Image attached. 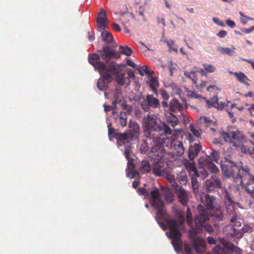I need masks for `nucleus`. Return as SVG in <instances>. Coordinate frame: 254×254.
Returning <instances> with one entry per match:
<instances>
[{
	"instance_id": "1",
	"label": "nucleus",
	"mask_w": 254,
	"mask_h": 254,
	"mask_svg": "<svg viewBox=\"0 0 254 254\" xmlns=\"http://www.w3.org/2000/svg\"><path fill=\"white\" fill-rule=\"evenodd\" d=\"M221 169L224 176L232 178L238 185H240L248 192L254 189V176L250 173L247 167L238 166L230 156L225 157L221 163Z\"/></svg>"
},
{
	"instance_id": "2",
	"label": "nucleus",
	"mask_w": 254,
	"mask_h": 254,
	"mask_svg": "<svg viewBox=\"0 0 254 254\" xmlns=\"http://www.w3.org/2000/svg\"><path fill=\"white\" fill-rule=\"evenodd\" d=\"M176 216L177 220L167 219L166 224L169 230V232H166V235L172 239V244L174 250L177 253L181 252L182 249L181 234L179 228L185 223L184 213L182 211H177Z\"/></svg>"
},
{
	"instance_id": "3",
	"label": "nucleus",
	"mask_w": 254,
	"mask_h": 254,
	"mask_svg": "<svg viewBox=\"0 0 254 254\" xmlns=\"http://www.w3.org/2000/svg\"><path fill=\"white\" fill-rule=\"evenodd\" d=\"M227 211L229 213L228 218L230 223L232 224L227 227L228 229V234L231 237L240 239L245 233L252 231V228L249 224L245 223L242 224V219L238 213L234 210L233 207L227 208Z\"/></svg>"
},
{
	"instance_id": "4",
	"label": "nucleus",
	"mask_w": 254,
	"mask_h": 254,
	"mask_svg": "<svg viewBox=\"0 0 254 254\" xmlns=\"http://www.w3.org/2000/svg\"><path fill=\"white\" fill-rule=\"evenodd\" d=\"M197 213L194 218L196 230L198 233H202L204 230L208 234H211L213 232L214 229L208 222L211 218L210 213L201 204L197 205Z\"/></svg>"
},
{
	"instance_id": "5",
	"label": "nucleus",
	"mask_w": 254,
	"mask_h": 254,
	"mask_svg": "<svg viewBox=\"0 0 254 254\" xmlns=\"http://www.w3.org/2000/svg\"><path fill=\"white\" fill-rule=\"evenodd\" d=\"M161 195L159 190L157 188H155L150 193L149 201L151 206L157 210L156 220L158 224L164 230H166V225L162 220L166 215V212L164 208V202Z\"/></svg>"
},
{
	"instance_id": "6",
	"label": "nucleus",
	"mask_w": 254,
	"mask_h": 254,
	"mask_svg": "<svg viewBox=\"0 0 254 254\" xmlns=\"http://www.w3.org/2000/svg\"><path fill=\"white\" fill-rule=\"evenodd\" d=\"M161 121L158 122L157 117L154 115H147L143 119L144 136L147 138L155 139L152 132H160Z\"/></svg>"
},
{
	"instance_id": "7",
	"label": "nucleus",
	"mask_w": 254,
	"mask_h": 254,
	"mask_svg": "<svg viewBox=\"0 0 254 254\" xmlns=\"http://www.w3.org/2000/svg\"><path fill=\"white\" fill-rule=\"evenodd\" d=\"M204 205L211 215L212 220L215 222H219L222 220L223 214L221 210L220 206L216 203L215 198L206 194L203 201Z\"/></svg>"
},
{
	"instance_id": "8",
	"label": "nucleus",
	"mask_w": 254,
	"mask_h": 254,
	"mask_svg": "<svg viewBox=\"0 0 254 254\" xmlns=\"http://www.w3.org/2000/svg\"><path fill=\"white\" fill-rule=\"evenodd\" d=\"M138 102L142 109L145 112H148L152 108H159L160 107L159 100L154 97L153 95H147L144 98L142 95L138 98Z\"/></svg>"
},
{
	"instance_id": "9",
	"label": "nucleus",
	"mask_w": 254,
	"mask_h": 254,
	"mask_svg": "<svg viewBox=\"0 0 254 254\" xmlns=\"http://www.w3.org/2000/svg\"><path fill=\"white\" fill-rule=\"evenodd\" d=\"M190 240L193 248L197 253H202L205 249L206 242L204 239L196 236V230L191 228L189 230Z\"/></svg>"
},
{
	"instance_id": "10",
	"label": "nucleus",
	"mask_w": 254,
	"mask_h": 254,
	"mask_svg": "<svg viewBox=\"0 0 254 254\" xmlns=\"http://www.w3.org/2000/svg\"><path fill=\"white\" fill-rule=\"evenodd\" d=\"M125 66V64H118L115 62H112L109 64L108 66L105 64V68L106 69L107 72L101 73V75L103 76L104 79L110 82L112 79L111 74L115 75L119 73L123 70Z\"/></svg>"
},
{
	"instance_id": "11",
	"label": "nucleus",
	"mask_w": 254,
	"mask_h": 254,
	"mask_svg": "<svg viewBox=\"0 0 254 254\" xmlns=\"http://www.w3.org/2000/svg\"><path fill=\"white\" fill-rule=\"evenodd\" d=\"M129 130L128 132H124L126 134V141L127 143H130L133 140H137L140 134V127L139 125L135 122L130 121L128 124Z\"/></svg>"
},
{
	"instance_id": "12",
	"label": "nucleus",
	"mask_w": 254,
	"mask_h": 254,
	"mask_svg": "<svg viewBox=\"0 0 254 254\" xmlns=\"http://www.w3.org/2000/svg\"><path fill=\"white\" fill-rule=\"evenodd\" d=\"M173 188L180 202L184 206H187L189 201V195L187 191L183 187L179 186L177 183H174Z\"/></svg>"
},
{
	"instance_id": "13",
	"label": "nucleus",
	"mask_w": 254,
	"mask_h": 254,
	"mask_svg": "<svg viewBox=\"0 0 254 254\" xmlns=\"http://www.w3.org/2000/svg\"><path fill=\"white\" fill-rule=\"evenodd\" d=\"M108 135L110 140L113 138H116L117 139V142L120 145L122 144H126L127 141H126V134L124 133H117L115 132V130L113 127H112V124L110 123L108 125Z\"/></svg>"
},
{
	"instance_id": "14",
	"label": "nucleus",
	"mask_w": 254,
	"mask_h": 254,
	"mask_svg": "<svg viewBox=\"0 0 254 254\" xmlns=\"http://www.w3.org/2000/svg\"><path fill=\"white\" fill-rule=\"evenodd\" d=\"M90 64H91L94 68L97 69L100 73H107V71L105 68V64L100 62V56L96 54H94L91 55L88 59Z\"/></svg>"
},
{
	"instance_id": "15",
	"label": "nucleus",
	"mask_w": 254,
	"mask_h": 254,
	"mask_svg": "<svg viewBox=\"0 0 254 254\" xmlns=\"http://www.w3.org/2000/svg\"><path fill=\"white\" fill-rule=\"evenodd\" d=\"M151 170V167L150 163L148 161L143 160L141 163V165L139 168V172L137 171H133L132 172L127 171V176L130 177L131 179L135 177L136 176H138L139 173H140L142 174H146L149 173Z\"/></svg>"
},
{
	"instance_id": "16",
	"label": "nucleus",
	"mask_w": 254,
	"mask_h": 254,
	"mask_svg": "<svg viewBox=\"0 0 254 254\" xmlns=\"http://www.w3.org/2000/svg\"><path fill=\"white\" fill-rule=\"evenodd\" d=\"M99 52L102 59L106 61L110 60L112 58H120L117 57L116 51L113 50L108 45H103L102 49Z\"/></svg>"
},
{
	"instance_id": "17",
	"label": "nucleus",
	"mask_w": 254,
	"mask_h": 254,
	"mask_svg": "<svg viewBox=\"0 0 254 254\" xmlns=\"http://www.w3.org/2000/svg\"><path fill=\"white\" fill-rule=\"evenodd\" d=\"M108 18L105 10L101 8L100 9L97 16V24L98 28L104 29L107 27V21Z\"/></svg>"
},
{
	"instance_id": "18",
	"label": "nucleus",
	"mask_w": 254,
	"mask_h": 254,
	"mask_svg": "<svg viewBox=\"0 0 254 254\" xmlns=\"http://www.w3.org/2000/svg\"><path fill=\"white\" fill-rule=\"evenodd\" d=\"M205 185L209 192L213 191L215 188H222L221 181L218 178L214 179L213 181L207 180Z\"/></svg>"
},
{
	"instance_id": "19",
	"label": "nucleus",
	"mask_w": 254,
	"mask_h": 254,
	"mask_svg": "<svg viewBox=\"0 0 254 254\" xmlns=\"http://www.w3.org/2000/svg\"><path fill=\"white\" fill-rule=\"evenodd\" d=\"M201 148V145L198 143H194L193 145L190 146L188 157L190 161H193L195 157L198 155Z\"/></svg>"
},
{
	"instance_id": "20",
	"label": "nucleus",
	"mask_w": 254,
	"mask_h": 254,
	"mask_svg": "<svg viewBox=\"0 0 254 254\" xmlns=\"http://www.w3.org/2000/svg\"><path fill=\"white\" fill-rule=\"evenodd\" d=\"M160 189L162 192V195L164 196L165 200L167 203H171L174 199L175 196L174 193L169 188H166L162 187Z\"/></svg>"
},
{
	"instance_id": "21",
	"label": "nucleus",
	"mask_w": 254,
	"mask_h": 254,
	"mask_svg": "<svg viewBox=\"0 0 254 254\" xmlns=\"http://www.w3.org/2000/svg\"><path fill=\"white\" fill-rule=\"evenodd\" d=\"M162 163L157 161L153 164L152 172L154 175L158 177H162L163 173L166 171L167 169L162 168Z\"/></svg>"
},
{
	"instance_id": "22",
	"label": "nucleus",
	"mask_w": 254,
	"mask_h": 254,
	"mask_svg": "<svg viewBox=\"0 0 254 254\" xmlns=\"http://www.w3.org/2000/svg\"><path fill=\"white\" fill-rule=\"evenodd\" d=\"M149 80L147 83L149 84L150 88L156 95H158L157 88L159 85L158 78L156 77H153L152 75L149 77Z\"/></svg>"
},
{
	"instance_id": "23",
	"label": "nucleus",
	"mask_w": 254,
	"mask_h": 254,
	"mask_svg": "<svg viewBox=\"0 0 254 254\" xmlns=\"http://www.w3.org/2000/svg\"><path fill=\"white\" fill-rule=\"evenodd\" d=\"M169 110L171 111H175L178 110L181 112L183 111L184 107L178 99H173L169 103Z\"/></svg>"
},
{
	"instance_id": "24",
	"label": "nucleus",
	"mask_w": 254,
	"mask_h": 254,
	"mask_svg": "<svg viewBox=\"0 0 254 254\" xmlns=\"http://www.w3.org/2000/svg\"><path fill=\"white\" fill-rule=\"evenodd\" d=\"M230 134L232 139L236 140L238 142H243L246 141L245 135L238 130L230 131Z\"/></svg>"
},
{
	"instance_id": "25",
	"label": "nucleus",
	"mask_w": 254,
	"mask_h": 254,
	"mask_svg": "<svg viewBox=\"0 0 254 254\" xmlns=\"http://www.w3.org/2000/svg\"><path fill=\"white\" fill-rule=\"evenodd\" d=\"M172 147L176 151L177 156H181L184 153V148L182 141L177 140L172 143Z\"/></svg>"
},
{
	"instance_id": "26",
	"label": "nucleus",
	"mask_w": 254,
	"mask_h": 254,
	"mask_svg": "<svg viewBox=\"0 0 254 254\" xmlns=\"http://www.w3.org/2000/svg\"><path fill=\"white\" fill-rule=\"evenodd\" d=\"M204 165L207 169L213 173H216L219 171L216 166L212 162L211 159L209 156L207 157Z\"/></svg>"
},
{
	"instance_id": "27",
	"label": "nucleus",
	"mask_w": 254,
	"mask_h": 254,
	"mask_svg": "<svg viewBox=\"0 0 254 254\" xmlns=\"http://www.w3.org/2000/svg\"><path fill=\"white\" fill-rule=\"evenodd\" d=\"M138 72L141 76L144 75L143 72L149 76H152L154 74V72L152 70H149L148 66L147 65H143L139 68L138 69Z\"/></svg>"
},
{
	"instance_id": "28",
	"label": "nucleus",
	"mask_w": 254,
	"mask_h": 254,
	"mask_svg": "<svg viewBox=\"0 0 254 254\" xmlns=\"http://www.w3.org/2000/svg\"><path fill=\"white\" fill-rule=\"evenodd\" d=\"M101 35L103 40L107 42L108 44L112 43V41L114 39L111 33L106 30L103 31L102 32Z\"/></svg>"
},
{
	"instance_id": "29",
	"label": "nucleus",
	"mask_w": 254,
	"mask_h": 254,
	"mask_svg": "<svg viewBox=\"0 0 254 254\" xmlns=\"http://www.w3.org/2000/svg\"><path fill=\"white\" fill-rule=\"evenodd\" d=\"M118 122L120 123V125L124 127L127 125V117L126 113L125 112H121L120 114V116L118 118Z\"/></svg>"
},
{
	"instance_id": "30",
	"label": "nucleus",
	"mask_w": 254,
	"mask_h": 254,
	"mask_svg": "<svg viewBox=\"0 0 254 254\" xmlns=\"http://www.w3.org/2000/svg\"><path fill=\"white\" fill-rule=\"evenodd\" d=\"M162 177L166 178L167 180L171 184V186L173 188L174 183H177V182L175 181V176L170 174L167 169L165 172V173H163Z\"/></svg>"
},
{
	"instance_id": "31",
	"label": "nucleus",
	"mask_w": 254,
	"mask_h": 254,
	"mask_svg": "<svg viewBox=\"0 0 254 254\" xmlns=\"http://www.w3.org/2000/svg\"><path fill=\"white\" fill-rule=\"evenodd\" d=\"M234 74L240 82L245 84L249 85L247 82V81L249 80V79L243 72H234Z\"/></svg>"
},
{
	"instance_id": "32",
	"label": "nucleus",
	"mask_w": 254,
	"mask_h": 254,
	"mask_svg": "<svg viewBox=\"0 0 254 254\" xmlns=\"http://www.w3.org/2000/svg\"><path fill=\"white\" fill-rule=\"evenodd\" d=\"M177 179L182 185H186L188 182V177L185 172H181L178 174Z\"/></svg>"
},
{
	"instance_id": "33",
	"label": "nucleus",
	"mask_w": 254,
	"mask_h": 254,
	"mask_svg": "<svg viewBox=\"0 0 254 254\" xmlns=\"http://www.w3.org/2000/svg\"><path fill=\"white\" fill-rule=\"evenodd\" d=\"M197 176H192L191 177V185L193 193L197 194L199 191V185L196 179Z\"/></svg>"
},
{
	"instance_id": "34",
	"label": "nucleus",
	"mask_w": 254,
	"mask_h": 254,
	"mask_svg": "<svg viewBox=\"0 0 254 254\" xmlns=\"http://www.w3.org/2000/svg\"><path fill=\"white\" fill-rule=\"evenodd\" d=\"M160 131H163L165 135H171L172 133L171 128L164 122H160Z\"/></svg>"
},
{
	"instance_id": "35",
	"label": "nucleus",
	"mask_w": 254,
	"mask_h": 254,
	"mask_svg": "<svg viewBox=\"0 0 254 254\" xmlns=\"http://www.w3.org/2000/svg\"><path fill=\"white\" fill-rule=\"evenodd\" d=\"M116 75V80L117 82L121 85H124L125 84L126 80H125V74L123 73L119 72V73H117L115 74Z\"/></svg>"
},
{
	"instance_id": "36",
	"label": "nucleus",
	"mask_w": 254,
	"mask_h": 254,
	"mask_svg": "<svg viewBox=\"0 0 254 254\" xmlns=\"http://www.w3.org/2000/svg\"><path fill=\"white\" fill-rule=\"evenodd\" d=\"M202 99L205 100L207 103V108H210V107H214V108H216V103H218V96L217 95L214 96L211 99V101L206 99L204 97H202Z\"/></svg>"
},
{
	"instance_id": "37",
	"label": "nucleus",
	"mask_w": 254,
	"mask_h": 254,
	"mask_svg": "<svg viewBox=\"0 0 254 254\" xmlns=\"http://www.w3.org/2000/svg\"><path fill=\"white\" fill-rule=\"evenodd\" d=\"M121 53L127 56H129L132 53V50L127 46L119 47Z\"/></svg>"
},
{
	"instance_id": "38",
	"label": "nucleus",
	"mask_w": 254,
	"mask_h": 254,
	"mask_svg": "<svg viewBox=\"0 0 254 254\" xmlns=\"http://www.w3.org/2000/svg\"><path fill=\"white\" fill-rule=\"evenodd\" d=\"M97 87L99 90L105 91L108 88V85L104 80L100 79L97 82Z\"/></svg>"
},
{
	"instance_id": "39",
	"label": "nucleus",
	"mask_w": 254,
	"mask_h": 254,
	"mask_svg": "<svg viewBox=\"0 0 254 254\" xmlns=\"http://www.w3.org/2000/svg\"><path fill=\"white\" fill-rule=\"evenodd\" d=\"M128 17H130V16L125 12L122 13L121 14V20L123 22V24L124 26V28L126 29V32L127 33L129 32V30L127 29V27L125 24V23L128 21V19H127Z\"/></svg>"
},
{
	"instance_id": "40",
	"label": "nucleus",
	"mask_w": 254,
	"mask_h": 254,
	"mask_svg": "<svg viewBox=\"0 0 254 254\" xmlns=\"http://www.w3.org/2000/svg\"><path fill=\"white\" fill-rule=\"evenodd\" d=\"M132 148L130 145H126V147L125 148L124 150V155L126 156V158L127 159H129L131 158V154H132Z\"/></svg>"
},
{
	"instance_id": "41",
	"label": "nucleus",
	"mask_w": 254,
	"mask_h": 254,
	"mask_svg": "<svg viewBox=\"0 0 254 254\" xmlns=\"http://www.w3.org/2000/svg\"><path fill=\"white\" fill-rule=\"evenodd\" d=\"M188 168L189 170L191 172L194 173L193 176H197L198 177V172L196 168L195 164L194 161L190 162L188 165Z\"/></svg>"
},
{
	"instance_id": "42",
	"label": "nucleus",
	"mask_w": 254,
	"mask_h": 254,
	"mask_svg": "<svg viewBox=\"0 0 254 254\" xmlns=\"http://www.w3.org/2000/svg\"><path fill=\"white\" fill-rule=\"evenodd\" d=\"M121 89L120 87H117L116 92L114 94L115 100L113 102V104L115 105V102L119 101L120 99L123 98Z\"/></svg>"
},
{
	"instance_id": "43",
	"label": "nucleus",
	"mask_w": 254,
	"mask_h": 254,
	"mask_svg": "<svg viewBox=\"0 0 254 254\" xmlns=\"http://www.w3.org/2000/svg\"><path fill=\"white\" fill-rule=\"evenodd\" d=\"M170 114L173 117V118H168L167 121L169 123L171 124L172 126L175 127L178 124V120L175 115L172 113Z\"/></svg>"
},
{
	"instance_id": "44",
	"label": "nucleus",
	"mask_w": 254,
	"mask_h": 254,
	"mask_svg": "<svg viewBox=\"0 0 254 254\" xmlns=\"http://www.w3.org/2000/svg\"><path fill=\"white\" fill-rule=\"evenodd\" d=\"M149 147L148 146L147 142L144 140L141 144L139 150L141 153H145L148 150Z\"/></svg>"
},
{
	"instance_id": "45",
	"label": "nucleus",
	"mask_w": 254,
	"mask_h": 254,
	"mask_svg": "<svg viewBox=\"0 0 254 254\" xmlns=\"http://www.w3.org/2000/svg\"><path fill=\"white\" fill-rule=\"evenodd\" d=\"M221 136L222 137L226 142H231L232 137L231 136L230 132L229 133L222 131L221 133Z\"/></svg>"
},
{
	"instance_id": "46",
	"label": "nucleus",
	"mask_w": 254,
	"mask_h": 254,
	"mask_svg": "<svg viewBox=\"0 0 254 254\" xmlns=\"http://www.w3.org/2000/svg\"><path fill=\"white\" fill-rule=\"evenodd\" d=\"M203 66L204 67V69L209 72H213L216 69L215 67L211 64H203Z\"/></svg>"
},
{
	"instance_id": "47",
	"label": "nucleus",
	"mask_w": 254,
	"mask_h": 254,
	"mask_svg": "<svg viewBox=\"0 0 254 254\" xmlns=\"http://www.w3.org/2000/svg\"><path fill=\"white\" fill-rule=\"evenodd\" d=\"M211 156L214 161L218 162V161L220 158V153L218 151L214 150L211 153Z\"/></svg>"
},
{
	"instance_id": "48",
	"label": "nucleus",
	"mask_w": 254,
	"mask_h": 254,
	"mask_svg": "<svg viewBox=\"0 0 254 254\" xmlns=\"http://www.w3.org/2000/svg\"><path fill=\"white\" fill-rule=\"evenodd\" d=\"M137 191L140 195H142L145 196V197H147L149 196V193L148 191H147L144 188H139L137 189Z\"/></svg>"
},
{
	"instance_id": "49",
	"label": "nucleus",
	"mask_w": 254,
	"mask_h": 254,
	"mask_svg": "<svg viewBox=\"0 0 254 254\" xmlns=\"http://www.w3.org/2000/svg\"><path fill=\"white\" fill-rule=\"evenodd\" d=\"M89 19V13L86 12L85 13H84L83 14V15L82 16L81 20H82V23H83L84 24H86L88 22Z\"/></svg>"
},
{
	"instance_id": "50",
	"label": "nucleus",
	"mask_w": 254,
	"mask_h": 254,
	"mask_svg": "<svg viewBox=\"0 0 254 254\" xmlns=\"http://www.w3.org/2000/svg\"><path fill=\"white\" fill-rule=\"evenodd\" d=\"M144 8L142 6H140L139 7V8L136 10V12L138 13V14L141 16L143 18V20L145 21L146 18L145 17V16L144 15Z\"/></svg>"
},
{
	"instance_id": "51",
	"label": "nucleus",
	"mask_w": 254,
	"mask_h": 254,
	"mask_svg": "<svg viewBox=\"0 0 254 254\" xmlns=\"http://www.w3.org/2000/svg\"><path fill=\"white\" fill-rule=\"evenodd\" d=\"M190 130L196 136H199L200 133L199 131L196 129L195 127L192 125L190 124L189 126Z\"/></svg>"
},
{
	"instance_id": "52",
	"label": "nucleus",
	"mask_w": 254,
	"mask_h": 254,
	"mask_svg": "<svg viewBox=\"0 0 254 254\" xmlns=\"http://www.w3.org/2000/svg\"><path fill=\"white\" fill-rule=\"evenodd\" d=\"M128 160L127 162V169L132 170L134 169L135 167V165L133 163V159L130 158L129 159H127Z\"/></svg>"
},
{
	"instance_id": "53",
	"label": "nucleus",
	"mask_w": 254,
	"mask_h": 254,
	"mask_svg": "<svg viewBox=\"0 0 254 254\" xmlns=\"http://www.w3.org/2000/svg\"><path fill=\"white\" fill-rule=\"evenodd\" d=\"M188 96L195 99H198L201 97L200 95L196 94L192 91H190L188 92Z\"/></svg>"
},
{
	"instance_id": "54",
	"label": "nucleus",
	"mask_w": 254,
	"mask_h": 254,
	"mask_svg": "<svg viewBox=\"0 0 254 254\" xmlns=\"http://www.w3.org/2000/svg\"><path fill=\"white\" fill-rule=\"evenodd\" d=\"M160 94L162 96V97H163V98H164V99L165 100H168L169 97H170V96L168 94V93L165 91L164 90V89H161L160 90Z\"/></svg>"
},
{
	"instance_id": "55",
	"label": "nucleus",
	"mask_w": 254,
	"mask_h": 254,
	"mask_svg": "<svg viewBox=\"0 0 254 254\" xmlns=\"http://www.w3.org/2000/svg\"><path fill=\"white\" fill-rule=\"evenodd\" d=\"M119 104L121 105V106L123 107V109H124L126 106H127V105L126 104V100L124 98L120 99L119 101L115 102V105L116 104Z\"/></svg>"
},
{
	"instance_id": "56",
	"label": "nucleus",
	"mask_w": 254,
	"mask_h": 254,
	"mask_svg": "<svg viewBox=\"0 0 254 254\" xmlns=\"http://www.w3.org/2000/svg\"><path fill=\"white\" fill-rule=\"evenodd\" d=\"M186 221L188 225L192 226L193 223V219L192 215H187Z\"/></svg>"
},
{
	"instance_id": "57",
	"label": "nucleus",
	"mask_w": 254,
	"mask_h": 254,
	"mask_svg": "<svg viewBox=\"0 0 254 254\" xmlns=\"http://www.w3.org/2000/svg\"><path fill=\"white\" fill-rule=\"evenodd\" d=\"M184 249L187 254H192V250L189 245L186 244Z\"/></svg>"
},
{
	"instance_id": "58",
	"label": "nucleus",
	"mask_w": 254,
	"mask_h": 254,
	"mask_svg": "<svg viewBox=\"0 0 254 254\" xmlns=\"http://www.w3.org/2000/svg\"><path fill=\"white\" fill-rule=\"evenodd\" d=\"M216 108L218 110H222L223 109L225 106L224 102H221L220 104L219 103V101H218V103H216Z\"/></svg>"
},
{
	"instance_id": "59",
	"label": "nucleus",
	"mask_w": 254,
	"mask_h": 254,
	"mask_svg": "<svg viewBox=\"0 0 254 254\" xmlns=\"http://www.w3.org/2000/svg\"><path fill=\"white\" fill-rule=\"evenodd\" d=\"M227 25L231 28H234L235 26V23L233 21H232L230 19H227L226 22Z\"/></svg>"
},
{
	"instance_id": "60",
	"label": "nucleus",
	"mask_w": 254,
	"mask_h": 254,
	"mask_svg": "<svg viewBox=\"0 0 254 254\" xmlns=\"http://www.w3.org/2000/svg\"><path fill=\"white\" fill-rule=\"evenodd\" d=\"M226 35L227 32L224 30H221L217 34V35L220 38H223L225 37Z\"/></svg>"
},
{
	"instance_id": "61",
	"label": "nucleus",
	"mask_w": 254,
	"mask_h": 254,
	"mask_svg": "<svg viewBox=\"0 0 254 254\" xmlns=\"http://www.w3.org/2000/svg\"><path fill=\"white\" fill-rule=\"evenodd\" d=\"M207 241L210 245H214L216 244V241L212 237H208L207 239Z\"/></svg>"
},
{
	"instance_id": "62",
	"label": "nucleus",
	"mask_w": 254,
	"mask_h": 254,
	"mask_svg": "<svg viewBox=\"0 0 254 254\" xmlns=\"http://www.w3.org/2000/svg\"><path fill=\"white\" fill-rule=\"evenodd\" d=\"M124 109L126 110V112H125L126 114H130L132 111V107L131 106H128V105L126 106Z\"/></svg>"
},
{
	"instance_id": "63",
	"label": "nucleus",
	"mask_w": 254,
	"mask_h": 254,
	"mask_svg": "<svg viewBox=\"0 0 254 254\" xmlns=\"http://www.w3.org/2000/svg\"><path fill=\"white\" fill-rule=\"evenodd\" d=\"M127 64L132 68H134L135 67V64L133 63L129 59H127Z\"/></svg>"
},
{
	"instance_id": "64",
	"label": "nucleus",
	"mask_w": 254,
	"mask_h": 254,
	"mask_svg": "<svg viewBox=\"0 0 254 254\" xmlns=\"http://www.w3.org/2000/svg\"><path fill=\"white\" fill-rule=\"evenodd\" d=\"M113 28L116 31H120L121 29L120 27V26L116 23H113Z\"/></svg>"
}]
</instances>
